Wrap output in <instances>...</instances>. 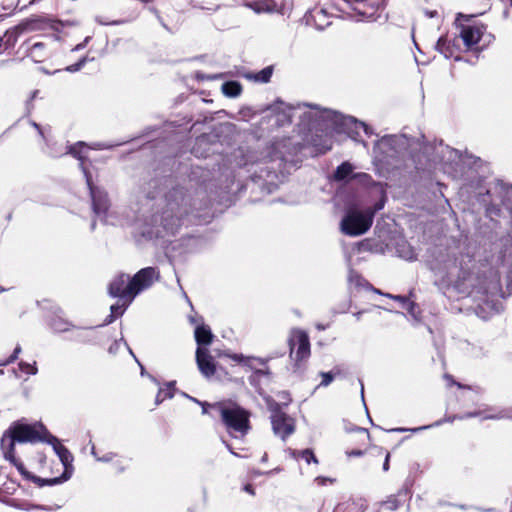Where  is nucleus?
<instances>
[{"mask_svg": "<svg viewBox=\"0 0 512 512\" xmlns=\"http://www.w3.org/2000/svg\"><path fill=\"white\" fill-rule=\"evenodd\" d=\"M511 5H512V0H511Z\"/></svg>", "mask_w": 512, "mask_h": 512, "instance_id": "4d7b16f0", "label": "nucleus"}, {"mask_svg": "<svg viewBox=\"0 0 512 512\" xmlns=\"http://www.w3.org/2000/svg\"><path fill=\"white\" fill-rule=\"evenodd\" d=\"M460 41V36L450 37L446 34L438 39L436 49L446 58H454L457 60L460 58L461 53Z\"/></svg>", "mask_w": 512, "mask_h": 512, "instance_id": "ddd939ff", "label": "nucleus"}, {"mask_svg": "<svg viewBox=\"0 0 512 512\" xmlns=\"http://www.w3.org/2000/svg\"><path fill=\"white\" fill-rule=\"evenodd\" d=\"M290 356L300 362L310 357V340L303 330H295L289 339Z\"/></svg>", "mask_w": 512, "mask_h": 512, "instance_id": "9d476101", "label": "nucleus"}, {"mask_svg": "<svg viewBox=\"0 0 512 512\" xmlns=\"http://www.w3.org/2000/svg\"><path fill=\"white\" fill-rule=\"evenodd\" d=\"M228 356L234 361L241 363L254 371L253 374L249 377V382L251 385L255 383L257 377L262 375H269L268 369L264 370L256 368V364L261 366L266 365V362L261 358L244 356L242 354H233Z\"/></svg>", "mask_w": 512, "mask_h": 512, "instance_id": "2eb2a0df", "label": "nucleus"}, {"mask_svg": "<svg viewBox=\"0 0 512 512\" xmlns=\"http://www.w3.org/2000/svg\"><path fill=\"white\" fill-rule=\"evenodd\" d=\"M15 444L16 442H12V439L5 437V434L3 435L1 439V448L3 450L5 459L10 461V463L16 467L24 479L29 480L37 485L38 482L42 481V478L29 472L25 468L23 462L16 457Z\"/></svg>", "mask_w": 512, "mask_h": 512, "instance_id": "1a4fd4ad", "label": "nucleus"}, {"mask_svg": "<svg viewBox=\"0 0 512 512\" xmlns=\"http://www.w3.org/2000/svg\"><path fill=\"white\" fill-rule=\"evenodd\" d=\"M365 508H366V504H365L364 500H362V499H359V501L349 500L342 504H339L336 507L335 512H342V511L362 512Z\"/></svg>", "mask_w": 512, "mask_h": 512, "instance_id": "393cba45", "label": "nucleus"}, {"mask_svg": "<svg viewBox=\"0 0 512 512\" xmlns=\"http://www.w3.org/2000/svg\"><path fill=\"white\" fill-rule=\"evenodd\" d=\"M196 363L203 376L210 378L215 375L217 371L216 362L207 347H197Z\"/></svg>", "mask_w": 512, "mask_h": 512, "instance_id": "4468645a", "label": "nucleus"}, {"mask_svg": "<svg viewBox=\"0 0 512 512\" xmlns=\"http://www.w3.org/2000/svg\"><path fill=\"white\" fill-rule=\"evenodd\" d=\"M83 173L90 192L93 212L96 215H106L110 207L107 192L93 183L92 175L87 168H83Z\"/></svg>", "mask_w": 512, "mask_h": 512, "instance_id": "6e6552de", "label": "nucleus"}, {"mask_svg": "<svg viewBox=\"0 0 512 512\" xmlns=\"http://www.w3.org/2000/svg\"><path fill=\"white\" fill-rule=\"evenodd\" d=\"M90 40H91V37H90V36H87V37L84 39V41H83L82 43L78 44V45L75 47V49H74V50H79V49L84 48V47L88 44V42H89Z\"/></svg>", "mask_w": 512, "mask_h": 512, "instance_id": "37998d69", "label": "nucleus"}, {"mask_svg": "<svg viewBox=\"0 0 512 512\" xmlns=\"http://www.w3.org/2000/svg\"><path fill=\"white\" fill-rule=\"evenodd\" d=\"M273 71H274V67L272 65L267 66V67L263 68L262 70H260L259 72L247 74L246 78L253 80L255 82H259V83H268L271 80Z\"/></svg>", "mask_w": 512, "mask_h": 512, "instance_id": "a878e982", "label": "nucleus"}, {"mask_svg": "<svg viewBox=\"0 0 512 512\" xmlns=\"http://www.w3.org/2000/svg\"><path fill=\"white\" fill-rule=\"evenodd\" d=\"M21 29L15 27L13 29L7 30L3 36L0 37V53L7 51L10 48H13L17 42L18 36L21 33Z\"/></svg>", "mask_w": 512, "mask_h": 512, "instance_id": "aec40b11", "label": "nucleus"}, {"mask_svg": "<svg viewBox=\"0 0 512 512\" xmlns=\"http://www.w3.org/2000/svg\"><path fill=\"white\" fill-rule=\"evenodd\" d=\"M227 447H228V449L230 450L231 454H234V455H236V456H239V454L235 453V452L232 450V448H231V446H230V445H227Z\"/></svg>", "mask_w": 512, "mask_h": 512, "instance_id": "3c124183", "label": "nucleus"}, {"mask_svg": "<svg viewBox=\"0 0 512 512\" xmlns=\"http://www.w3.org/2000/svg\"><path fill=\"white\" fill-rule=\"evenodd\" d=\"M213 408L220 414L221 421L229 433L245 436L251 430L250 411L236 402L224 400L215 402Z\"/></svg>", "mask_w": 512, "mask_h": 512, "instance_id": "f03ea898", "label": "nucleus"}, {"mask_svg": "<svg viewBox=\"0 0 512 512\" xmlns=\"http://www.w3.org/2000/svg\"><path fill=\"white\" fill-rule=\"evenodd\" d=\"M484 26L463 25L460 31V38L467 49L477 45L483 35Z\"/></svg>", "mask_w": 512, "mask_h": 512, "instance_id": "a211bd4d", "label": "nucleus"}, {"mask_svg": "<svg viewBox=\"0 0 512 512\" xmlns=\"http://www.w3.org/2000/svg\"><path fill=\"white\" fill-rule=\"evenodd\" d=\"M194 337L198 347H206L212 343L214 335L208 325L201 324L195 328Z\"/></svg>", "mask_w": 512, "mask_h": 512, "instance_id": "6ab92c4d", "label": "nucleus"}, {"mask_svg": "<svg viewBox=\"0 0 512 512\" xmlns=\"http://www.w3.org/2000/svg\"><path fill=\"white\" fill-rule=\"evenodd\" d=\"M352 171V165L349 162H343L336 168L334 172V179L336 181H343L352 173Z\"/></svg>", "mask_w": 512, "mask_h": 512, "instance_id": "7c9ffc66", "label": "nucleus"}, {"mask_svg": "<svg viewBox=\"0 0 512 512\" xmlns=\"http://www.w3.org/2000/svg\"><path fill=\"white\" fill-rule=\"evenodd\" d=\"M316 481L318 482V484L320 485H324L326 483V481H329L330 483H333L334 480L333 479H330V478H325V477H317L316 478Z\"/></svg>", "mask_w": 512, "mask_h": 512, "instance_id": "c03bdc74", "label": "nucleus"}, {"mask_svg": "<svg viewBox=\"0 0 512 512\" xmlns=\"http://www.w3.org/2000/svg\"><path fill=\"white\" fill-rule=\"evenodd\" d=\"M444 422H445V420L437 421V422H436V425H441V424H442V423H444Z\"/></svg>", "mask_w": 512, "mask_h": 512, "instance_id": "864d4df0", "label": "nucleus"}, {"mask_svg": "<svg viewBox=\"0 0 512 512\" xmlns=\"http://www.w3.org/2000/svg\"><path fill=\"white\" fill-rule=\"evenodd\" d=\"M33 126L38 130L39 134L44 138V133L39 124L33 122Z\"/></svg>", "mask_w": 512, "mask_h": 512, "instance_id": "de8ad7c7", "label": "nucleus"}, {"mask_svg": "<svg viewBox=\"0 0 512 512\" xmlns=\"http://www.w3.org/2000/svg\"><path fill=\"white\" fill-rule=\"evenodd\" d=\"M159 272L154 267H145L140 269L132 278H130L129 292L136 297L141 291L152 286L154 279L158 278Z\"/></svg>", "mask_w": 512, "mask_h": 512, "instance_id": "9b49d317", "label": "nucleus"}, {"mask_svg": "<svg viewBox=\"0 0 512 512\" xmlns=\"http://www.w3.org/2000/svg\"><path fill=\"white\" fill-rule=\"evenodd\" d=\"M288 452H289L290 456L295 460L302 459L307 464H311V463L318 464L319 463L318 458L314 454V451L310 448H307L304 450H297V449L289 448Z\"/></svg>", "mask_w": 512, "mask_h": 512, "instance_id": "5701e85b", "label": "nucleus"}, {"mask_svg": "<svg viewBox=\"0 0 512 512\" xmlns=\"http://www.w3.org/2000/svg\"><path fill=\"white\" fill-rule=\"evenodd\" d=\"M278 397L281 399V406H287L292 401L290 394L286 391L280 392Z\"/></svg>", "mask_w": 512, "mask_h": 512, "instance_id": "4c0bfd02", "label": "nucleus"}, {"mask_svg": "<svg viewBox=\"0 0 512 512\" xmlns=\"http://www.w3.org/2000/svg\"><path fill=\"white\" fill-rule=\"evenodd\" d=\"M19 367L22 371H24L27 374H35L37 371L35 366L25 363V362H20Z\"/></svg>", "mask_w": 512, "mask_h": 512, "instance_id": "e433bc0d", "label": "nucleus"}, {"mask_svg": "<svg viewBox=\"0 0 512 512\" xmlns=\"http://www.w3.org/2000/svg\"><path fill=\"white\" fill-rule=\"evenodd\" d=\"M500 211H501V210H500V208H495V209H494V213H495L496 215H499V214H500Z\"/></svg>", "mask_w": 512, "mask_h": 512, "instance_id": "603ef678", "label": "nucleus"}, {"mask_svg": "<svg viewBox=\"0 0 512 512\" xmlns=\"http://www.w3.org/2000/svg\"><path fill=\"white\" fill-rule=\"evenodd\" d=\"M444 380L446 381L447 387L456 386L459 389H471L469 385H463L460 382H457L451 374H444Z\"/></svg>", "mask_w": 512, "mask_h": 512, "instance_id": "72a5a7b5", "label": "nucleus"}, {"mask_svg": "<svg viewBox=\"0 0 512 512\" xmlns=\"http://www.w3.org/2000/svg\"><path fill=\"white\" fill-rule=\"evenodd\" d=\"M0 373L2 374V373H3V371H2V370H0Z\"/></svg>", "mask_w": 512, "mask_h": 512, "instance_id": "6e6d98bb", "label": "nucleus"}, {"mask_svg": "<svg viewBox=\"0 0 512 512\" xmlns=\"http://www.w3.org/2000/svg\"><path fill=\"white\" fill-rule=\"evenodd\" d=\"M86 61H87V56H83L76 63L67 66L66 70L69 72L79 71L84 66Z\"/></svg>", "mask_w": 512, "mask_h": 512, "instance_id": "c9c22d12", "label": "nucleus"}, {"mask_svg": "<svg viewBox=\"0 0 512 512\" xmlns=\"http://www.w3.org/2000/svg\"><path fill=\"white\" fill-rule=\"evenodd\" d=\"M164 199L160 225L167 233L174 235L181 227L183 219L193 212L192 198L184 187L177 185L165 193Z\"/></svg>", "mask_w": 512, "mask_h": 512, "instance_id": "f257e3e1", "label": "nucleus"}, {"mask_svg": "<svg viewBox=\"0 0 512 512\" xmlns=\"http://www.w3.org/2000/svg\"><path fill=\"white\" fill-rule=\"evenodd\" d=\"M121 302L114 304L110 307L111 314L106 318V323L113 322L117 317H120L124 314L127 307L131 304L128 303L127 300H119Z\"/></svg>", "mask_w": 512, "mask_h": 512, "instance_id": "cd10ccee", "label": "nucleus"}, {"mask_svg": "<svg viewBox=\"0 0 512 512\" xmlns=\"http://www.w3.org/2000/svg\"><path fill=\"white\" fill-rule=\"evenodd\" d=\"M130 285V277L127 274H119L108 285V293L113 298L119 300H127L132 303L134 296L129 292L128 286Z\"/></svg>", "mask_w": 512, "mask_h": 512, "instance_id": "f8f14e48", "label": "nucleus"}, {"mask_svg": "<svg viewBox=\"0 0 512 512\" xmlns=\"http://www.w3.org/2000/svg\"><path fill=\"white\" fill-rule=\"evenodd\" d=\"M349 437L347 442L355 447L346 450L345 454L348 458L360 457L367 453L368 446L371 441V435L368 429L361 427L347 428Z\"/></svg>", "mask_w": 512, "mask_h": 512, "instance_id": "0eeeda50", "label": "nucleus"}, {"mask_svg": "<svg viewBox=\"0 0 512 512\" xmlns=\"http://www.w3.org/2000/svg\"><path fill=\"white\" fill-rule=\"evenodd\" d=\"M485 419H492V418H495L494 416H485L484 417Z\"/></svg>", "mask_w": 512, "mask_h": 512, "instance_id": "5fc2aeb1", "label": "nucleus"}, {"mask_svg": "<svg viewBox=\"0 0 512 512\" xmlns=\"http://www.w3.org/2000/svg\"><path fill=\"white\" fill-rule=\"evenodd\" d=\"M373 457L383 458L382 470L387 472L390 468V453L383 447L373 446L371 448Z\"/></svg>", "mask_w": 512, "mask_h": 512, "instance_id": "c85d7f7f", "label": "nucleus"}, {"mask_svg": "<svg viewBox=\"0 0 512 512\" xmlns=\"http://www.w3.org/2000/svg\"><path fill=\"white\" fill-rule=\"evenodd\" d=\"M244 490L252 495H254V488L251 484H247L244 486Z\"/></svg>", "mask_w": 512, "mask_h": 512, "instance_id": "a18cd8bd", "label": "nucleus"}, {"mask_svg": "<svg viewBox=\"0 0 512 512\" xmlns=\"http://www.w3.org/2000/svg\"><path fill=\"white\" fill-rule=\"evenodd\" d=\"M256 13H272L277 11V4L274 0H257L247 4Z\"/></svg>", "mask_w": 512, "mask_h": 512, "instance_id": "4be33fe9", "label": "nucleus"}, {"mask_svg": "<svg viewBox=\"0 0 512 512\" xmlns=\"http://www.w3.org/2000/svg\"><path fill=\"white\" fill-rule=\"evenodd\" d=\"M112 459V454H109L107 456H104L103 458H100L102 461H110Z\"/></svg>", "mask_w": 512, "mask_h": 512, "instance_id": "09e8293b", "label": "nucleus"}, {"mask_svg": "<svg viewBox=\"0 0 512 512\" xmlns=\"http://www.w3.org/2000/svg\"><path fill=\"white\" fill-rule=\"evenodd\" d=\"M361 126L364 128L366 134H368V126L365 123H361Z\"/></svg>", "mask_w": 512, "mask_h": 512, "instance_id": "8fccbe9b", "label": "nucleus"}, {"mask_svg": "<svg viewBox=\"0 0 512 512\" xmlns=\"http://www.w3.org/2000/svg\"><path fill=\"white\" fill-rule=\"evenodd\" d=\"M196 402H197L199 405H201V407H202V413H203V414H208V413H209V411H208L209 409H214V408H213L214 403L201 402V401H198V400H196Z\"/></svg>", "mask_w": 512, "mask_h": 512, "instance_id": "ea45409f", "label": "nucleus"}, {"mask_svg": "<svg viewBox=\"0 0 512 512\" xmlns=\"http://www.w3.org/2000/svg\"><path fill=\"white\" fill-rule=\"evenodd\" d=\"M174 396V390H173V387L171 384H167V386L165 388H160L157 395H156V398H155V403L157 405H159L160 403H162L163 401H165L166 399H170Z\"/></svg>", "mask_w": 512, "mask_h": 512, "instance_id": "473e14b6", "label": "nucleus"}, {"mask_svg": "<svg viewBox=\"0 0 512 512\" xmlns=\"http://www.w3.org/2000/svg\"><path fill=\"white\" fill-rule=\"evenodd\" d=\"M375 210L366 209L364 212L351 209L341 221V229L344 234L358 236L367 232L373 223Z\"/></svg>", "mask_w": 512, "mask_h": 512, "instance_id": "39448f33", "label": "nucleus"}, {"mask_svg": "<svg viewBox=\"0 0 512 512\" xmlns=\"http://www.w3.org/2000/svg\"><path fill=\"white\" fill-rule=\"evenodd\" d=\"M409 491L406 488H401L397 493L387 497L386 500L380 502L379 508L376 512H395L407 500Z\"/></svg>", "mask_w": 512, "mask_h": 512, "instance_id": "f3484780", "label": "nucleus"}, {"mask_svg": "<svg viewBox=\"0 0 512 512\" xmlns=\"http://www.w3.org/2000/svg\"><path fill=\"white\" fill-rule=\"evenodd\" d=\"M222 92L227 97H238L242 92V85L238 81H226L222 84Z\"/></svg>", "mask_w": 512, "mask_h": 512, "instance_id": "bb28decb", "label": "nucleus"}, {"mask_svg": "<svg viewBox=\"0 0 512 512\" xmlns=\"http://www.w3.org/2000/svg\"><path fill=\"white\" fill-rule=\"evenodd\" d=\"M86 148V144L84 142H77L73 145H70L68 148V153L73 156L75 159L80 161V168H86L85 161L86 156L84 155V149Z\"/></svg>", "mask_w": 512, "mask_h": 512, "instance_id": "b1692460", "label": "nucleus"}, {"mask_svg": "<svg viewBox=\"0 0 512 512\" xmlns=\"http://www.w3.org/2000/svg\"><path fill=\"white\" fill-rule=\"evenodd\" d=\"M49 436L50 432L42 423L26 424L15 421L5 431V437L16 443L47 442Z\"/></svg>", "mask_w": 512, "mask_h": 512, "instance_id": "20e7f679", "label": "nucleus"}, {"mask_svg": "<svg viewBox=\"0 0 512 512\" xmlns=\"http://www.w3.org/2000/svg\"><path fill=\"white\" fill-rule=\"evenodd\" d=\"M271 412V424L276 435L286 440L295 431V420L282 410L281 404L276 401L268 402Z\"/></svg>", "mask_w": 512, "mask_h": 512, "instance_id": "423d86ee", "label": "nucleus"}, {"mask_svg": "<svg viewBox=\"0 0 512 512\" xmlns=\"http://www.w3.org/2000/svg\"><path fill=\"white\" fill-rule=\"evenodd\" d=\"M47 443L53 445V449L59 457V461L55 462L54 466L56 467L57 471L62 469V473L48 478H42V481L37 483V486L40 488L44 486H54L61 484L70 479L74 471L72 464L74 457L68 448L61 444L58 438L52 434H50Z\"/></svg>", "mask_w": 512, "mask_h": 512, "instance_id": "7ed1b4c3", "label": "nucleus"}, {"mask_svg": "<svg viewBox=\"0 0 512 512\" xmlns=\"http://www.w3.org/2000/svg\"><path fill=\"white\" fill-rule=\"evenodd\" d=\"M24 45L26 46V56L35 63H43L51 56V50L44 42L28 40Z\"/></svg>", "mask_w": 512, "mask_h": 512, "instance_id": "dca6fc26", "label": "nucleus"}, {"mask_svg": "<svg viewBox=\"0 0 512 512\" xmlns=\"http://www.w3.org/2000/svg\"><path fill=\"white\" fill-rule=\"evenodd\" d=\"M428 427L429 426L417 427V428L409 429V431L417 432V431L424 430V429H426ZM390 431H392V432H405V431H408V429H406V428H394V429H391Z\"/></svg>", "mask_w": 512, "mask_h": 512, "instance_id": "a19ab883", "label": "nucleus"}, {"mask_svg": "<svg viewBox=\"0 0 512 512\" xmlns=\"http://www.w3.org/2000/svg\"><path fill=\"white\" fill-rule=\"evenodd\" d=\"M149 9H150V11H152L157 16V18L162 23V25L165 28L169 29L168 25L164 21L163 16L161 15L162 13L168 14L167 12H168V10H170L167 7V2L165 0H159L156 6L150 7ZM166 16L170 17V15H166Z\"/></svg>", "mask_w": 512, "mask_h": 512, "instance_id": "c756f323", "label": "nucleus"}, {"mask_svg": "<svg viewBox=\"0 0 512 512\" xmlns=\"http://www.w3.org/2000/svg\"><path fill=\"white\" fill-rule=\"evenodd\" d=\"M481 413L478 412V411H475V412H468L466 413L464 416H452L448 419V421L452 422L454 421L455 419H464V418H471V417H477L479 416Z\"/></svg>", "mask_w": 512, "mask_h": 512, "instance_id": "58836bf2", "label": "nucleus"}, {"mask_svg": "<svg viewBox=\"0 0 512 512\" xmlns=\"http://www.w3.org/2000/svg\"><path fill=\"white\" fill-rule=\"evenodd\" d=\"M383 206H384V204L382 202H378V203L375 204L374 208H370V209L371 210H375V212H376V211L382 209Z\"/></svg>", "mask_w": 512, "mask_h": 512, "instance_id": "49530a36", "label": "nucleus"}, {"mask_svg": "<svg viewBox=\"0 0 512 512\" xmlns=\"http://www.w3.org/2000/svg\"><path fill=\"white\" fill-rule=\"evenodd\" d=\"M343 374L342 369L339 366L334 367L329 372H320V376L322 377V381L320 382V386H328L337 376H341Z\"/></svg>", "mask_w": 512, "mask_h": 512, "instance_id": "2f4dec72", "label": "nucleus"}, {"mask_svg": "<svg viewBox=\"0 0 512 512\" xmlns=\"http://www.w3.org/2000/svg\"><path fill=\"white\" fill-rule=\"evenodd\" d=\"M21 352V347L17 345L13 351V353L5 360L0 362V366H7L17 360L19 353Z\"/></svg>", "mask_w": 512, "mask_h": 512, "instance_id": "f704fd0d", "label": "nucleus"}, {"mask_svg": "<svg viewBox=\"0 0 512 512\" xmlns=\"http://www.w3.org/2000/svg\"><path fill=\"white\" fill-rule=\"evenodd\" d=\"M311 145L318 154H325L332 149L333 140L332 137L328 135H314L311 140Z\"/></svg>", "mask_w": 512, "mask_h": 512, "instance_id": "412c9836", "label": "nucleus"}, {"mask_svg": "<svg viewBox=\"0 0 512 512\" xmlns=\"http://www.w3.org/2000/svg\"><path fill=\"white\" fill-rule=\"evenodd\" d=\"M356 283L357 285L359 286H370L369 282L367 280H365L363 277L361 276H357L356 277Z\"/></svg>", "mask_w": 512, "mask_h": 512, "instance_id": "79ce46f5", "label": "nucleus"}]
</instances>
